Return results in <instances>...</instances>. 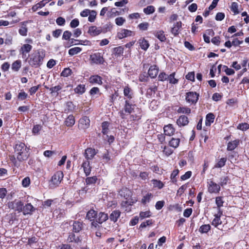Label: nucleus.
<instances>
[{
	"label": "nucleus",
	"mask_w": 249,
	"mask_h": 249,
	"mask_svg": "<svg viewBox=\"0 0 249 249\" xmlns=\"http://www.w3.org/2000/svg\"><path fill=\"white\" fill-rule=\"evenodd\" d=\"M96 153L97 152L94 148H88L85 150L84 156L85 160L83 161L82 167L86 176H89L91 172L90 160L93 159Z\"/></svg>",
	"instance_id": "obj_1"
},
{
	"label": "nucleus",
	"mask_w": 249,
	"mask_h": 249,
	"mask_svg": "<svg viewBox=\"0 0 249 249\" xmlns=\"http://www.w3.org/2000/svg\"><path fill=\"white\" fill-rule=\"evenodd\" d=\"M45 56V52L43 49L35 51L31 55L29 60L30 64L35 67L40 66Z\"/></svg>",
	"instance_id": "obj_2"
},
{
	"label": "nucleus",
	"mask_w": 249,
	"mask_h": 249,
	"mask_svg": "<svg viewBox=\"0 0 249 249\" xmlns=\"http://www.w3.org/2000/svg\"><path fill=\"white\" fill-rule=\"evenodd\" d=\"M29 149L23 143L17 144L15 147V154L19 161L27 160L29 156Z\"/></svg>",
	"instance_id": "obj_3"
},
{
	"label": "nucleus",
	"mask_w": 249,
	"mask_h": 249,
	"mask_svg": "<svg viewBox=\"0 0 249 249\" xmlns=\"http://www.w3.org/2000/svg\"><path fill=\"white\" fill-rule=\"evenodd\" d=\"M136 112L135 115L140 114V110L135 104L131 103L130 101L126 100L124 108L119 112L120 115L122 119L126 118V116Z\"/></svg>",
	"instance_id": "obj_4"
},
{
	"label": "nucleus",
	"mask_w": 249,
	"mask_h": 249,
	"mask_svg": "<svg viewBox=\"0 0 249 249\" xmlns=\"http://www.w3.org/2000/svg\"><path fill=\"white\" fill-rule=\"evenodd\" d=\"M64 175L62 171H58L55 172L52 177L49 183V186L51 188H54L57 187L62 180Z\"/></svg>",
	"instance_id": "obj_5"
},
{
	"label": "nucleus",
	"mask_w": 249,
	"mask_h": 249,
	"mask_svg": "<svg viewBox=\"0 0 249 249\" xmlns=\"http://www.w3.org/2000/svg\"><path fill=\"white\" fill-rule=\"evenodd\" d=\"M23 205V203L21 201L17 199L9 202L7 204V206L9 209L18 211V212H22Z\"/></svg>",
	"instance_id": "obj_6"
},
{
	"label": "nucleus",
	"mask_w": 249,
	"mask_h": 249,
	"mask_svg": "<svg viewBox=\"0 0 249 249\" xmlns=\"http://www.w3.org/2000/svg\"><path fill=\"white\" fill-rule=\"evenodd\" d=\"M199 94L196 92L190 91L186 93V102L191 104H196L198 100Z\"/></svg>",
	"instance_id": "obj_7"
},
{
	"label": "nucleus",
	"mask_w": 249,
	"mask_h": 249,
	"mask_svg": "<svg viewBox=\"0 0 249 249\" xmlns=\"http://www.w3.org/2000/svg\"><path fill=\"white\" fill-rule=\"evenodd\" d=\"M208 191L211 194H218L220 191V184H217L213 180L208 182Z\"/></svg>",
	"instance_id": "obj_8"
},
{
	"label": "nucleus",
	"mask_w": 249,
	"mask_h": 249,
	"mask_svg": "<svg viewBox=\"0 0 249 249\" xmlns=\"http://www.w3.org/2000/svg\"><path fill=\"white\" fill-rule=\"evenodd\" d=\"M90 125V120L87 116H83L79 121L78 127L81 129H86Z\"/></svg>",
	"instance_id": "obj_9"
},
{
	"label": "nucleus",
	"mask_w": 249,
	"mask_h": 249,
	"mask_svg": "<svg viewBox=\"0 0 249 249\" xmlns=\"http://www.w3.org/2000/svg\"><path fill=\"white\" fill-rule=\"evenodd\" d=\"M222 214L223 212H220V211L219 212H217V213L214 214V218L211 222L212 225L215 228H217L218 229H220L218 226L222 224V221L220 219V217Z\"/></svg>",
	"instance_id": "obj_10"
},
{
	"label": "nucleus",
	"mask_w": 249,
	"mask_h": 249,
	"mask_svg": "<svg viewBox=\"0 0 249 249\" xmlns=\"http://www.w3.org/2000/svg\"><path fill=\"white\" fill-rule=\"evenodd\" d=\"M32 46L29 44H24L21 47L19 53L23 58L32 50Z\"/></svg>",
	"instance_id": "obj_11"
},
{
	"label": "nucleus",
	"mask_w": 249,
	"mask_h": 249,
	"mask_svg": "<svg viewBox=\"0 0 249 249\" xmlns=\"http://www.w3.org/2000/svg\"><path fill=\"white\" fill-rule=\"evenodd\" d=\"M92 63L96 64H101L104 62V58L99 53H95L90 55Z\"/></svg>",
	"instance_id": "obj_12"
},
{
	"label": "nucleus",
	"mask_w": 249,
	"mask_h": 249,
	"mask_svg": "<svg viewBox=\"0 0 249 249\" xmlns=\"http://www.w3.org/2000/svg\"><path fill=\"white\" fill-rule=\"evenodd\" d=\"M132 32L130 30L124 29H122L117 33V37L120 39H123L132 35Z\"/></svg>",
	"instance_id": "obj_13"
},
{
	"label": "nucleus",
	"mask_w": 249,
	"mask_h": 249,
	"mask_svg": "<svg viewBox=\"0 0 249 249\" xmlns=\"http://www.w3.org/2000/svg\"><path fill=\"white\" fill-rule=\"evenodd\" d=\"M88 32L91 36H97L101 34V29L100 27L92 26L89 27Z\"/></svg>",
	"instance_id": "obj_14"
},
{
	"label": "nucleus",
	"mask_w": 249,
	"mask_h": 249,
	"mask_svg": "<svg viewBox=\"0 0 249 249\" xmlns=\"http://www.w3.org/2000/svg\"><path fill=\"white\" fill-rule=\"evenodd\" d=\"M119 194L127 201H129V198L131 196L130 190L126 188L121 189L119 192Z\"/></svg>",
	"instance_id": "obj_15"
},
{
	"label": "nucleus",
	"mask_w": 249,
	"mask_h": 249,
	"mask_svg": "<svg viewBox=\"0 0 249 249\" xmlns=\"http://www.w3.org/2000/svg\"><path fill=\"white\" fill-rule=\"evenodd\" d=\"M108 218L107 214L104 213L100 212L97 214L96 217V221L99 224H102L106 221Z\"/></svg>",
	"instance_id": "obj_16"
},
{
	"label": "nucleus",
	"mask_w": 249,
	"mask_h": 249,
	"mask_svg": "<svg viewBox=\"0 0 249 249\" xmlns=\"http://www.w3.org/2000/svg\"><path fill=\"white\" fill-rule=\"evenodd\" d=\"M35 210V208L31 203H28L25 206L23 205L22 212L24 215L31 214Z\"/></svg>",
	"instance_id": "obj_17"
},
{
	"label": "nucleus",
	"mask_w": 249,
	"mask_h": 249,
	"mask_svg": "<svg viewBox=\"0 0 249 249\" xmlns=\"http://www.w3.org/2000/svg\"><path fill=\"white\" fill-rule=\"evenodd\" d=\"M159 72V68L156 66H151L148 70V73L151 78H155L157 76Z\"/></svg>",
	"instance_id": "obj_18"
},
{
	"label": "nucleus",
	"mask_w": 249,
	"mask_h": 249,
	"mask_svg": "<svg viewBox=\"0 0 249 249\" xmlns=\"http://www.w3.org/2000/svg\"><path fill=\"white\" fill-rule=\"evenodd\" d=\"M177 123L179 126L186 125L189 123L188 118L186 116L181 115L177 120Z\"/></svg>",
	"instance_id": "obj_19"
},
{
	"label": "nucleus",
	"mask_w": 249,
	"mask_h": 249,
	"mask_svg": "<svg viewBox=\"0 0 249 249\" xmlns=\"http://www.w3.org/2000/svg\"><path fill=\"white\" fill-rule=\"evenodd\" d=\"M89 82L90 83L92 84H96L98 85H102V79L98 75H92L89 77Z\"/></svg>",
	"instance_id": "obj_20"
},
{
	"label": "nucleus",
	"mask_w": 249,
	"mask_h": 249,
	"mask_svg": "<svg viewBox=\"0 0 249 249\" xmlns=\"http://www.w3.org/2000/svg\"><path fill=\"white\" fill-rule=\"evenodd\" d=\"M28 21H24L21 23V26L18 30L19 34L22 36H26L27 34V23Z\"/></svg>",
	"instance_id": "obj_21"
},
{
	"label": "nucleus",
	"mask_w": 249,
	"mask_h": 249,
	"mask_svg": "<svg viewBox=\"0 0 249 249\" xmlns=\"http://www.w3.org/2000/svg\"><path fill=\"white\" fill-rule=\"evenodd\" d=\"M239 140H235L229 142L227 145V150L232 151L235 149L239 144Z\"/></svg>",
	"instance_id": "obj_22"
},
{
	"label": "nucleus",
	"mask_w": 249,
	"mask_h": 249,
	"mask_svg": "<svg viewBox=\"0 0 249 249\" xmlns=\"http://www.w3.org/2000/svg\"><path fill=\"white\" fill-rule=\"evenodd\" d=\"M181 22L178 21L174 23L173 27L171 29V33L175 36H177L178 35V31L181 27Z\"/></svg>",
	"instance_id": "obj_23"
},
{
	"label": "nucleus",
	"mask_w": 249,
	"mask_h": 249,
	"mask_svg": "<svg viewBox=\"0 0 249 249\" xmlns=\"http://www.w3.org/2000/svg\"><path fill=\"white\" fill-rule=\"evenodd\" d=\"M163 129L165 135L167 136L172 135L175 132V129L171 124L165 125Z\"/></svg>",
	"instance_id": "obj_24"
},
{
	"label": "nucleus",
	"mask_w": 249,
	"mask_h": 249,
	"mask_svg": "<svg viewBox=\"0 0 249 249\" xmlns=\"http://www.w3.org/2000/svg\"><path fill=\"white\" fill-rule=\"evenodd\" d=\"M83 227V224L82 222L76 221L73 223V231L75 232H78L82 230Z\"/></svg>",
	"instance_id": "obj_25"
},
{
	"label": "nucleus",
	"mask_w": 249,
	"mask_h": 249,
	"mask_svg": "<svg viewBox=\"0 0 249 249\" xmlns=\"http://www.w3.org/2000/svg\"><path fill=\"white\" fill-rule=\"evenodd\" d=\"M67 240L70 243L74 242L75 243H78L81 242L79 237L76 236L74 233L72 232L69 233Z\"/></svg>",
	"instance_id": "obj_26"
},
{
	"label": "nucleus",
	"mask_w": 249,
	"mask_h": 249,
	"mask_svg": "<svg viewBox=\"0 0 249 249\" xmlns=\"http://www.w3.org/2000/svg\"><path fill=\"white\" fill-rule=\"evenodd\" d=\"M121 212L119 210H115L113 211L109 215V219L111 221L114 222H116L120 217Z\"/></svg>",
	"instance_id": "obj_27"
},
{
	"label": "nucleus",
	"mask_w": 249,
	"mask_h": 249,
	"mask_svg": "<svg viewBox=\"0 0 249 249\" xmlns=\"http://www.w3.org/2000/svg\"><path fill=\"white\" fill-rule=\"evenodd\" d=\"M223 197L222 196H217L215 198V203L217 206V212H222L221 208L223 206V203L224 202L223 200Z\"/></svg>",
	"instance_id": "obj_28"
},
{
	"label": "nucleus",
	"mask_w": 249,
	"mask_h": 249,
	"mask_svg": "<svg viewBox=\"0 0 249 249\" xmlns=\"http://www.w3.org/2000/svg\"><path fill=\"white\" fill-rule=\"evenodd\" d=\"M214 115L212 113H208L206 117L205 124L207 126H210L212 123L214 122Z\"/></svg>",
	"instance_id": "obj_29"
},
{
	"label": "nucleus",
	"mask_w": 249,
	"mask_h": 249,
	"mask_svg": "<svg viewBox=\"0 0 249 249\" xmlns=\"http://www.w3.org/2000/svg\"><path fill=\"white\" fill-rule=\"evenodd\" d=\"M21 67V61L20 60H17L14 61L12 64L11 69L13 71L17 72L18 71Z\"/></svg>",
	"instance_id": "obj_30"
},
{
	"label": "nucleus",
	"mask_w": 249,
	"mask_h": 249,
	"mask_svg": "<svg viewBox=\"0 0 249 249\" xmlns=\"http://www.w3.org/2000/svg\"><path fill=\"white\" fill-rule=\"evenodd\" d=\"M66 126L71 127L73 126L75 124V119L72 115H69L65 121Z\"/></svg>",
	"instance_id": "obj_31"
},
{
	"label": "nucleus",
	"mask_w": 249,
	"mask_h": 249,
	"mask_svg": "<svg viewBox=\"0 0 249 249\" xmlns=\"http://www.w3.org/2000/svg\"><path fill=\"white\" fill-rule=\"evenodd\" d=\"M133 203V202L131 201L125 200L122 202L121 206L122 208H125V211L129 212L130 211V206H131Z\"/></svg>",
	"instance_id": "obj_32"
},
{
	"label": "nucleus",
	"mask_w": 249,
	"mask_h": 249,
	"mask_svg": "<svg viewBox=\"0 0 249 249\" xmlns=\"http://www.w3.org/2000/svg\"><path fill=\"white\" fill-rule=\"evenodd\" d=\"M100 28L101 29V33L105 34L111 30L112 28V25L110 22H108L103 26L100 27Z\"/></svg>",
	"instance_id": "obj_33"
},
{
	"label": "nucleus",
	"mask_w": 249,
	"mask_h": 249,
	"mask_svg": "<svg viewBox=\"0 0 249 249\" xmlns=\"http://www.w3.org/2000/svg\"><path fill=\"white\" fill-rule=\"evenodd\" d=\"M227 161V158H221L214 165V168H220L224 167Z\"/></svg>",
	"instance_id": "obj_34"
},
{
	"label": "nucleus",
	"mask_w": 249,
	"mask_h": 249,
	"mask_svg": "<svg viewBox=\"0 0 249 249\" xmlns=\"http://www.w3.org/2000/svg\"><path fill=\"white\" fill-rule=\"evenodd\" d=\"M211 228L210 225L204 224L200 227L199 231L201 233H207L211 230Z\"/></svg>",
	"instance_id": "obj_35"
},
{
	"label": "nucleus",
	"mask_w": 249,
	"mask_h": 249,
	"mask_svg": "<svg viewBox=\"0 0 249 249\" xmlns=\"http://www.w3.org/2000/svg\"><path fill=\"white\" fill-rule=\"evenodd\" d=\"M180 142V140L178 138H172L169 142L170 146L173 148H177Z\"/></svg>",
	"instance_id": "obj_36"
},
{
	"label": "nucleus",
	"mask_w": 249,
	"mask_h": 249,
	"mask_svg": "<svg viewBox=\"0 0 249 249\" xmlns=\"http://www.w3.org/2000/svg\"><path fill=\"white\" fill-rule=\"evenodd\" d=\"M139 43L142 49L146 51L149 47V44L148 41L144 38L139 40Z\"/></svg>",
	"instance_id": "obj_37"
},
{
	"label": "nucleus",
	"mask_w": 249,
	"mask_h": 249,
	"mask_svg": "<svg viewBox=\"0 0 249 249\" xmlns=\"http://www.w3.org/2000/svg\"><path fill=\"white\" fill-rule=\"evenodd\" d=\"M85 86L84 85L79 84L75 89L74 91L75 93L82 94L85 92Z\"/></svg>",
	"instance_id": "obj_38"
},
{
	"label": "nucleus",
	"mask_w": 249,
	"mask_h": 249,
	"mask_svg": "<svg viewBox=\"0 0 249 249\" xmlns=\"http://www.w3.org/2000/svg\"><path fill=\"white\" fill-rule=\"evenodd\" d=\"M114 54L117 57L123 55L124 53V48L122 46L116 47L113 49Z\"/></svg>",
	"instance_id": "obj_39"
},
{
	"label": "nucleus",
	"mask_w": 249,
	"mask_h": 249,
	"mask_svg": "<svg viewBox=\"0 0 249 249\" xmlns=\"http://www.w3.org/2000/svg\"><path fill=\"white\" fill-rule=\"evenodd\" d=\"M151 181L153 183V187L154 188H157L159 189H161L164 186V184L160 180L152 179Z\"/></svg>",
	"instance_id": "obj_40"
},
{
	"label": "nucleus",
	"mask_w": 249,
	"mask_h": 249,
	"mask_svg": "<svg viewBox=\"0 0 249 249\" xmlns=\"http://www.w3.org/2000/svg\"><path fill=\"white\" fill-rule=\"evenodd\" d=\"M175 72H173L168 76L167 80L170 84H176L178 82V79L175 78Z\"/></svg>",
	"instance_id": "obj_41"
},
{
	"label": "nucleus",
	"mask_w": 249,
	"mask_h": 249,
	"mask_svg": "<svg viewBox=\"0 0 249 249\" xmlns=\"http://www.w3.org/2000/svg\"><path fill=\"white\" fill-rule=\"evenodd\" d=\"M155 36L161 41H164L166 40V37L163 31L157 32Z\"/></svg>",
	"instance_id": "obj_42"
},
{
	"label": "nucleus",
	"mask_w": 249,
	"mask_h": 249,
	"mask_svg": "<svg viewBox=\"0 0 249 249\" xmlns=\"http://www.w3.org/2000/svg\"><path fill=\"white\" fill-rule=\"evenodd\" d=\"M82 51V49L78 47L72 48L69 50V54L70 55H74L79 53Z\"/></svg>",
	"instance_id": "obj_43"
},
{
	"label": "nucleus",
	"mask_w": 249,
	"mask_h": 249,
	"mask_svg": "<svg viewBox=\"0 0 249 249\" xmlns=\"http://www.w3.org/2000/svg\"><path fill=\"white\" fill-rule=\"evenodd\" d=\"M153 196L152 194L151 193H148L145 196H144L142 199V203L143 204H145L149 202L151 199L153 197Z\"/></svg>",
	"instance_id": "obj_44"
},
{
	"label": "nucleus",
	"mask_w": 249,
	"mask_h": 249,
	"mask_svg": "<svg viewBox=\"0 0 249 249\" xmlns=\"http://www.w3.org/2000/svg\"><path fill=\"white\" fill-rule=\"evenodd\" d=\"M177 112L178 113L188 114L191 113V109L190 108L187 107H180L178 109Z\"/></svg>",
	"instance_id": "obj_45"
},
{
	"label": "nucleus",
	"mask_w": 249,
	"mask_h": 249,
	"mask_svg": "<svg viewBox=\"0 0 249 249\" xmlns=\"http://www.w3.org/2000/svg\"><path fill=\"white\" fill-rule=\"evenodd\" d=\"M97 216V212L93 210H89L87 213V218L90 221Z\"/></svg>",
	"instance_id": "obj_46"
},
{
	"label": "nucleus",
	"mask_w": 249,
	"mask_h": 249,
	"mask_svg": "<svg viewBox=\"0 0 249 249\" xmlns=\"http://www.w3.org/2000/svg\"><path fill=\"white\" fill-rule=\"evenodd\" d=\"M89 15V17L88 18V20L90 22H93L95 21L96 19L97 12L95 10H91L90 12V14Z\"/></svg>",
	"instance_id": "obj_47"
},
{
	"label": "nucleus",
	"mask_w": 249,
	"mask_h": 249,
	"mask_svg": "<svg viewBox=\"0 0 249 249\" xmlns=\"http://www.w3.org/2000/svg\"><path fill=\"white\" fill-rule=\"evenodd\" d=\"M231 10L233 13L234 15L239 13L238 4L237 2H233L231 3Z\"/></svg>",
	"instance_id": "obj_48"
},
{
	"label": "nucleus",
	"mask_w": 249,
	"mask_h": 249,
	"mask_svg": "<svg viewBox=\"0 0 249 249\" xmlns=\"http://www.w3.org/2000/svg\"><path fill=\"white\" fill-rule=\"evenodd\" d=\"M154 12L155 8L152 5L148 6L143 9V12L147 15L151 14Z\"/></svg>",
	"instance_id": "obj_49"
},
{
	"label": "nucleus",
	"mask_w": 249,
	"mask_h": 249,
	"mask_svg": "<svg viewBox=\"0 0 249 249\" xmlns=\"http://www.w3.org/2000/svg\"><path fill=\"white\" fill-rule=\"evenodd\" d=\"M97 180V178L96 176L92 177H88L86 179V183L87 185H90L95 183Z\"/></svg>",
	"instance_id": "obj_50"
},
{
	"label": "nucleus",
	"mask_w": 249,
	"mask_h": 249,
	"mask_svg": "<svg viewBox=\"0 0 249 249\" xmlns=\"http://www.w3.org/2000/svg\"><path fill=\"white\" fill-rule=\"evenodd\" d=\"M108 123L107 122H104L102 123V132L103 133L104 135H107L108 131Z\"/></svg>",
	"instance_id": "obj_51"
},
{
	"label": "nucleus",
	"mask_w": 249,
	"mask_h": 249,
	"mask_svg": "<svg viewBox=\"0 0 249 249\" xmlns=\"http://www.w3.org/2000/svg\"><path fill=\"white\" fill-rule=\"evenodd\" d=\"M124 95L127 98H132V94L131 93V89L128 87H125L124 89Z\"/></svg>",
	"instance_id": "obj_52"
},
{
	"label": "nucleus",
	"mask_w": 249,
	"mask_h": 249,
	"mask_svg": "<svg viewBox=\"0 0 249 249\" xmlns=\"http://www.w3.org/2000/svg\"><path fill=\"white\" fill-rule=\"evenodd\" d=\"M71 73V70L68 68H65L61 73V76L63 77H68Z\"/></svg>",
	"instance_id": "obj_53"
},
{
	"label": "nucleus",
	"mask_w": 249,
	"mask_h": 249,
	"mask_svg": "<svg viewBox=\"0 0 249 249\" xmlns=\"http://www.w3.org/2000/svg\"><path fill=\"white\" fill-rule=\"evenodd\" d=\"M238 129L242 131H245L249 129V124L247 123H242L238 124L237 126Z\"/></svg>",
	"instance_id": "obj_54"
},
{
	"label": "nucleus",
	"mask_w": 249,
	"mask_h": 249,
	"mask_svg": "<svg viewBox=\"0 0 249 249\" xmlns=\"http://www.w3.org/2000/svg\"><path fill=\"white\" fill-rule=\"evenodd\" d=\"M149 23L147 22H142L138 25V28L140 30L146 31L149 27Z\"/></svg>",
	"instance_id": "obj_55"
},
{
	"label": "nucleus",
	"mask_w": 249,
	"mask_h": 249,
	"mask_svg": "<svg viewBox=\"0 0 249 249\" xmlns=\"http://www.w3.org/2000/svg\"><path fill=\"white\" fill-rule=\"evenodd\" d=\"M115 23L118 26H122L125 22V19L123 17H118L115 19Z\"/></svg>",
	"instance_id": "obj_56"
},
{
	"label": "nucleus",
	"mask_w": 249,
	"mask_h": 249,
	"mask_svg": "<svg viewBox=\"0 0 249 249\" xmlns=\"http://www.w3.org/2000/svg\"><path fill=\"white\" fill-rule=\"evenodd\" d=\"M140 217L142 219L145 218L149 217L151 216V213L149 211L146 212H141L140 213Z\"/></svg>",
	"instance_id": "obj_57"
},
{
	"label": "nucleus",
	"mask_w": 249,
	"mask_h": 249,
	"mask_svg": "<svg viewBox=\"0 0 249 249\" xmlns=\"http://www.w3.org/2000/svg\"><path fill=\"white\" fill-rule=\"evenodd\" d=\"M42 129V126L39 124H36L34 126L32 129V132L35 135H37Z\"/></svg>",
	"instance_id": "obj_58"
},
{
	"label": "nucleus",
	"mask_w": 249,
	"mask_h": 249,
	"mask_svg": "<svg viewBox=\"0 0 249 249\" xmlns=\"http://www.w3.org/2000/svg\"><path fill=\"white\" fill-rule=\"evenodd\" d=\"M223 68L224 69V71L226 72V74L228 75H233L234 73V71L231 69L229 68L226 66H224Z\"/></svg>",
	"instance_id": "obj_59"
},
{
	"label": "nucleus",
	"mask_w": 249,
	"mask_h": 249,
	"mask_svg": "<svg viewBox=\"0 0 249 249\" xmlns=\"http://www.w3.org/2000/svg\"><path fill=\"white\" fill-rule=\"evenodd\" d=\"M168 75H167L165 72H161L158 76V79L160 81H164L167 80Z\"/></svg>",
	"instance_id": "obj_60"
},
{
	"label": "nucleus",
	"mask_w": 249,
	"mask_h": 249,
	"mask_svg": "<svg viewBox=\"0 0 249 249\" xmlns=\"http://www.w3.org/2000/svg\"><path fill=\"white\" fill-rule=\"evenodd\" d=\"M30 184V179L29 177L24 178L22 180V185L24 187H27Z\"/></svg>",
	"instance_id": "obj_61"
},
{
	"label": "nucleus",
	"mask_w": 249,
	"mask_h": 249,
	"mask_svg": "<svg viewBox=\"0 0 249 249\" xmlns=\"http://www.w3.org/2000/svg\"><path fill=\"white\" fill-rule=\"evenodd\" d=\"M62 89V87L60 85L56 86L50 88V90L51 92V93H58V91Z\"/></svg>",
	"instance_id": "obj_62"
},
{
	"label": "nucleus",
	"mask_w": 249,
	"mask_h": 249,
	"mask_svg": "<svg viewBox=\"0 0 249 249\" xmlns=\"http://www.w3.org/2000/svg\"><path fill=\"white\" fill-rule=\"evenodd\" d=\"M173 150L167 146H164L163 152L167 156H169L172 154Z\"/></svg>",
	"instance_id": "obj_63"
},
{
	"label": "nucleus",
	"mask_w": 249,
	"mask_h": 249,
	"mask_svg": "<svg viewBox=\"0 0 249 249\" xmlns=\"http://www.w3.org/2000/svg\"><path fill=\"white\" fill-rule=\"evenodd\" d=\"M164 204H165V202L163 200L158 201L156 203L155 208L157 210H160L162 209V208L164 205Z\"/></svg>",
	"instance_id": "obj_64"
}]
</instances>
